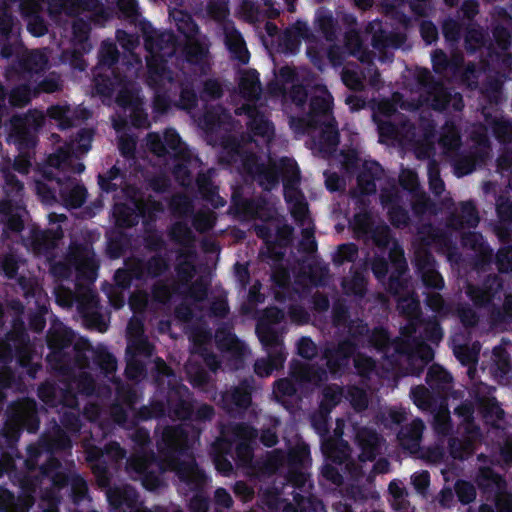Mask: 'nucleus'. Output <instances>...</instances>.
Listing matches in <instances>:
<instances>
[{"mask_svg":"<svg viewBox=\"0 0 512 512\" xmlns=\"http://www.w3.org/2000/svg\"><path fill=\"white\" fill-rule=\"evenodd\" d=\"M152 88L155 91L153 100L155 111L165 113L173 104L177 105L172 86H156Z\"/></svg>","mask_w":512,"mask_h":512,"instance_id":"64","label":"nucleus"},{"mask_svg":"<svg viewBox=\"0 0 512 512\" xmlns=\"http://www.w3.org/2000/svg\"><path fill=\"white\" fill-rule=\"evenodd\" d=\"M92 23L93 21L90 18L84 19L83 17H76L72 21V43L75 47L81 49L83 53H88L92 48L90 43Z\"/></svg>","mask_w":512,"mask_h":512,"instance_id":"45","label":"nucleus"},{"mask_svg":"<svg viewBox=\"0 0 512 512\" xmlns=\"http://www.w3.org/2000/svg\"><path fill=\"white\" fill-rule=\"evenodd\" d=\"M479 222V212L472 200L462 202L459 213H452L447 218V226L456 231L465 227L476 228Z\"/></svg>","mask_w":512,"mask_h":512,"instance_id":"33","label":"nucleus"},{"mask_svg":"<svg viewBox=\"0 0 512 512\" xmlns=\"http://www.w3.org/2000/svg\"><path fill=\"white\" fill-rule=\"evenodd\" d=\"M168 416L177 420H191L194 414L192 393L184 384L169 385L165 394Z\"/></svg>","mask_w":512,"mask_h":512,"instance_id":"15","label":"nucleus"},{"mask_svg":"<svg viewBox=\"0 0 512 512\" xmlns=\"http://www.w3.org/2000/svg\"><path fill=\"white\" fill-rule=\"evenodd\" d=\"M407 324L401 328L402 337L393 339L392 362H403L402 376L419 377L426 366L434 359V350L416 335L423 326L424 318H406Z\"/></svg>","mask_w":512,"mask_h":512,"instance_id":"4","label":"nucleus"},{"mask_svg":"<svg viewBox=\"0 0 512 512\" xmlns=\"http://www.w3.org/2000/svg\"><path fill=\"white\" fill-rule=\"evenodd\" d=\"M413 265L416 274L427 290L441 291L444 286V278L437 270V262L433 254L427 249H418L414 253Z\"/></svg>","mask_w":512,"mask_h":512,"instance_id":"14","label":"nucleus"},{"mask_svg":"<svg viewBox=\"0 0 512 512\" xmlns=\"http://www.w3.org/2000/svg\"><path fill=\"white\" fill-rule=\"evenodd\" d=\"M252 376L243 378L235 386L221 394V407L231 417H243L252 404L255 391Z\"/></svg>","mask_w":512,"mask_h":512,"instance_id":"11","label":"nucleus"},{"mask_svg":"<svg viewBox=\"0 0 512 512\" xmlns=\"http://www.w3.org/2000/svg\"><path fill=\"white\" fill-rule=\"evenodd\" d=\"M29 346L30 337L24 321L20 318L14 319L12 329L0 338V364L7 366L13 360L17 364H27Z\"/></svg>","mask_w":512,"mask_h":512,"instance_id":"9","label":"nucleus"},{"mask_svg":"<svg viewBox=\"0 0 512 512\" xmlns=\"http://www.w3.org/2000/svg\"><path fill=\"white\" fill-rule=\"evenodd\" d=\"M69 13L89 12L94 25L103 26L109 14L100 0H69Z\"/></svg>","mask_w":512,"mask_h":512,"instance_id":"35","label":"nucleus"},{"mask_svg":"<svg viewBox=\"0 0 512 512\" xmlns=\"http://www.w3.org/2000/svg\"><path fill=\"white\" fill-rule=\"evenodd\" d=\"M285 466L284 450H266V454L256 459L250 476L265 481L278 474Z\"/></svg>","mask_w":512,"mask_h":512,"instance_id":"25","label":"nucleus"},{"mask_svg":"<svg viewBox=\"0 0 512 512\" xmlns=\"http://www.w3.org/2000/svg\"><path fill=\"white\" fill-rule=\"evenodd\" d=\"M258 429L247 422H228L220 425L219 437L209 448H254Z\"/></svg>","mask_w":512,"mask_h":512,"instance_id":"10","label":"nucleus"},{"mask_svg":"<svg viewBox=\"0 0 512 512\" xmlns=\"http://www.w3.org/2000/svg\"><path fill=\"white\" fill-rule=\"evenodd\" d=\"M45 63L46 59L42 54L32 52L27 56L18 58L17 61L11 65L10 70L21 78H28L42 70Z\"/></svg>","mask_w":512,"mask_h":512,"instance_id":"43","label":"nucleus"},{"mask_svg":"<svg viewBox=\"0 0 512 512\" xmlns=\"http://www.w3.org/2000/svg\"><path fill=\"white\" fill-rule=\"evenodd\" d=\"M308 478L309 475L303 470H286L282 485L273 486L277 496L293 495V502H287L283 507L285 512H317L319 507L325 509L323 502L310 492L312 484L308 483Z\"/></svg>","mask_w":512,"mask_h":512,"instance_id":"7","label":"nucleus"},{"mask_svg":"<svg viewBox=\"0 0 512 512\" xmlns=\"http://www.w3.org/2000/svg\"><path fill=\"white\" fill-rule=\"evenodd\" d=\"M3 434L7 439L6 448H17V442L24 430L36 433L40 427L38 404L35 399L24 397L11 402L6 409ZM0 448H4L0 445Z\"/></svg>","mask_w":512,"mask_h":512,"instance_id":"6","label":"nucleus"},{"mask_svg":"<svg viewBox=\"0 0 512 512\" xmlns=\"http://www.w3.org/2000/svg\"><path fill=\"white\" fill-rule=\"evenodd\" d=\"M313 26L327 42H334L337 39L338 21L329 9L320 7L316 10Z\"/></svg>","mask_w":512,"mask_h":512,"instance_id":"38","label":"nucleus"},{"mask_svg":"<svg viewBox=\"0 0 512 512\" xmlns=\"http://www.w3.org/2000/svg\"><path fill=\"white\" fill-rule=\"evenodd\" d=\"M163 140L165 143L166 156H171L176 160H189L190 152L185 147L180 135L174 129L165 131Z\"/></svg>","mask_w":512,"mask_h":512,"instance_id":"51","label":"nucleus"},{"mask_svg":"<svg viewBox=\"0 0 512 512\" xmlns=\"http://www.w3.org/2000/svg\"><path fill=\"white\" fill-rule=\"evenodd\" d=\"M260 74L255 69L246 70L239 81L241 93L248 98H257L261 89Z\"/></svg>","mask_w":512,"mask_h":512,"instance_id":"59","label":"nucleus"},{"mask_svg":"<svg viewBox=\"0 0 512 512\" xmlns=\"http://www.w3.org/2000/svg\"><path fill=\"white\" fill-rule=\"evenodd\" d=\"M147 84L150 87L173 86L178 74L171 70L163 61H149L147 63Z\"/></svg>","mask_w":512,"mask_h":512,"instance_id":"39","label":"nucleus"},{"mask_svg":"<svg viewBox=\"0 0 512 512\" xmlns=\"http://www.w3.org/2000/svg\"><path fill=\"white\" fill-rule=\"evenodd\" d=\"M425 424L422 419L415 418L410 423L401 425L397 432V448H426L421 446ZM427 448H431L428 446ZM433 448H442L435 445Z\"/></svg>","mask_w":512,"mask_h":512,"instance_id":"28","label":"nucleus"},{"mask_svg":"<svg viewBox=\"0 0 512 512\" xmlns=\"http://www.w3.org/2000/svg\"><path fill=\"white\" fill-rule=\"evenodd\" d=\"M365 347H372L378 352L383 353L393 366H399V368L403 366V362H392L389 351L393 348V339L390 338L386 328L382 326L374 327L372 330L369 328V334L365 339Z\"/></svg>","mask_w":512,"mask_h":512,"instance_id":"36","label":"nucleus"},{"mask_svg":"<svg viewBox=\"0 0 512 512\" xmlns=\"http://www.w3.org/2000/svg\"><path fill=\"white\" fill-rule=\"evenodd\" d=\"M225 45L233 59L244 65L249 62L250 53L243 36L238 30L235 29L225 35Z\"/></svg>","mask_w":512,"mask_h":512,"instance_id":"50","label":"nucleus"},{"mask_svg":"<svg viewBox=\"0 0 512 512\" xmlns=\"http://www.w3.org/2000/svg\"><path fill=\"white\" fill-rule=\"evenodd\" d=\"M38 398L50 408L78 409V398L73 394L70 384L66 380L60 384L46 380L37 389Z\"/></svg>","mask_w":512,"mask_h":512,"instance_id":"13","label":"nucleus"},{"mask_svg":"<svg viewBox=\"0 0 512 512\" xmlns=\"http://www.w3.org/2000/svg\"><path fill=\"white\" fill-rule=\"evenodd\" d=\"M168 206L171 214L179 218L191 216L194 212L192 200L184 193L172 195L169 199Z\"/></svg>","mask_w":512,"mask_h":512,"instance_id":"62","label":"nucleus"},{"mask_svg":"<svg viewBox=\"0 0 512 512\" xmlns=\"http://www.w3.org/2000/svg\"><path fill=\"white\" fill-rule=\"evenodd\" d=\"M350 226L357 240L368 242V235L374 228V222L371 214L364 210L354 214Z\"/></svg>","mask_w":512,"mask_h":512,"instance_id":"53","label":"nucleus"},{"mask_svg":"<svg viewBox=\"0 0 512 512\" xmlns=\"http://www.w3.org/2000/svg\"><path fill=\"white\" fill-rule=\"evenodd\" d=\"M78 152L75 151L74 143H67L59 147L53 154L47 158V165L49 170L55 169L56 176L64 171H71L76 174H81L85 170V165L81 162H76Z\"/></svg>","mask_w":512,"mask_h":512,"instance_id":"23","label":"nucleus"},{"mask_svg":"<svg viewBox=\"0 0 512 512\" xmlns=\"http://www.w3.org/2000/svg\"><path fill=\"white\" fill-rule=\"evenodd\" d=\"M44 124L43 113L36 110L13 115L10 119L7 141L14 144L20 153L33 152L38 144L39 131Z\"/></svg>","mask_w":512,"mask_h":512,"instance_id":"8","label":"nucleus"},{"mask_svg":"<svg viewBox=\"0 0 512 512\" xmlns=\"http://www.w3.org/2000/svg\"><path fill=\"white\" fill-rule=\"evenodd\" d=\"M235 213L245 218L256 219L264 207V201L256 198H246L239 192H233L231 198Z\"/></svg>","mask_w":512,"mask_h":512,"instance_id":"44","label":"nucleus"},{"mask_svg":"<svg viewBox=\"0 0 512 512\" xmlns=\"http://www.w3.org/2000/svg\"><path fill=\"white\" fill-rule=\"evenodd\" d=\"M503 85L504 82L498 76H490L482 83L481 94L487 103L499 105L502 102Z\"/></svg>","mask_w":512,"mask_h":512,"instance_id":"56","label":"nucleus"},{"mask_svg":"<svg viewBox=\"0 0 512 512\" xmlns=\"http://www.w3.org/2000/svg\"><path fill=\"white\" fill-rule=\"evenodd\" d=\"M74 332L58 319L51 323L47 331L46 343L49 353L46 362L50 369L62 376H71L76 368L85 369L90 366L89 352L93 353L90 342L80 339L74 342Z\"/></svg>","mask_w":512,"mask_h":512,"instance_id":"1","label":"nucleus"},{"mask_svg":"<svg viewBox=\"0 0 512 512\" xmlns=\"http://www.w3.org/2000/svg\"><path fill=\"white\" fill-rule=\"evenodd\" d=\"M27 242L36 254L47 253L54 246L50 232L38 228L31 229Z\"/></svg>","mask_w":512,"mask_h":512,"instance_id":"58","label":"nucleus"},{"mask_svg":"<svg viewBox=\"0 0 512 512\" xmlns=\"http://www.w3.org/2000/svg\"><path fill=\"white\" fill-rule=\"evenodd\" d=\"M214 170L200 171L196 176L197 191L202 200L210 203L214 208L223 207L226 201L219 195L218 187L213 182Z\"/></svg>","mask_w":512,"mask_h":512,"instance_id":"31","label":"nucleus"},{"mask_svg":"<svg viewBox=\"0 0 512 512\" xmlns=\"http://www.w3.org/2000/svg\"><path fill=\"white\" fill-rule=\"evenodd\" d=\"M478 411L485 424L498 427L504 419L505 412L495 398H481L478 400Z\"/></svg>","mask_w":512,"mask_h":512,"instance_id":"48","label":"nucleus"},{"mask_svg":"<svg viewBox=\"0 0 512 512\" xmlns=\"http://www.w3.org/2000/svg\"><path fill=\"white\" fill-rule=\"evenodd\" d=\"M132 271L137 281L157 280L170 270V259L162 253L153 254L148 258H132Z\"/></svg>","mask_w":512,"mask_h":512,"instance_id":"17","label":"nucleus"},{"mask_svg":"<svg viewBox=\"0 0 512 512\" xmlns=\"http://www.w3.org/2000/svg\"><path fill=\"white\" fill-rule=\"evenodd\" d=\"M290 375L299 383H319L325 376L323 368L307 363L293 361L290 365Z\"/></svg>","mask_w":512,"mask_h":512,"instance_id":"42","label":"nucleus"},{"mask_svg":"<svg viewBox=\"0 0 512 512\" xmlns=\"http://www.w3.org/2000/svg\"><path fill=\"white\" fill-rule=\"evenodd\" d=\"M474 413L475 405L470 400L461 402V404L454 409V414L461 419L464 433L469 439H474L481 434L480 428L475 423Z\"/></svg>","mask_w":512,"mask_h":512,"instance_id":"46","label":"nucleus"},{"mask_svg":"<svg viewBox=\"0 0 512 512\" xmlns=\"http://www.w3.org/2000/svg\"><path fill=\"white\" fill-rule=\"evenodd\" d=\"M280 170V179H282L283 187L285 184L288 186H297L300 182V170L295 160L282 157L277 165Z\"/></svg>","mask_w":512,"mask_h":512,"instance_id":"60","label":"nucleus"},{"mask_svg":"<svg viewBox=\"0 0 512 512\" xmlns=\"http://www.w3.org/2000/svg\"><path fill=\"white\" fill-rule=\"evenodd\" d=\"M67 384H70L73 394L78 398V395L87 397H101L111 394V388L107 384H99L94 377L86 371L75 372L71 376H66Z\"/></svg>","mask_w":512,"mask_h":512,"instance_id":"24","label":"nucleus"},{"mask_svg":"<svg viewBox=\"0 0 512 512\" xmlns=\"http://www.w3.org/2000/svg\"><path fill=\"white\" fill-rule=\"evenodd\" d=\"M243 168L264 191L276 188L280 181V170L277 164H265L251 154L243 160Z\"/></svg>","mask_w":512,"mask_h":512,"instance_id":"16","label":"nucleus"},{"mask_svg":"<svg viewBox=\"0 0 512 512\" xmlns=\"http://www.w3.org/2000/svg\"><path fill=\"white\" fill-rule=\"evenodd\" d=\"M136 203L139 220H142L143 227H156L158 215L165 211L163 202L156 200L151 195L145 198L142 195L136 194Z\"/></svg>","mask_w":512,"mask_h":512,"instance_id":"34","label":"nucleus"},{"mask_svg":"<svg viewBox=\"0 0 512 512\" xmlns=\"http://www.w3.org/2000/svg\"><path fill=\"white\" fill-rule=\"evenodd\" d=\"M461 246L474 252V266L486 270L492 263L494 251L480 232L468 231L461 234Z\"/></svg>","mask_w":512,"mask_h":512,"instance_id":"19","label":"nucleus"},{"mask_svg":"<svg viewBox=\"0 0 512 512\" xmlns=\"http://www.w3.org/2000/svg\"><path fill=\"white\" fill-rule=\"evenodd\" d=\"M215 344L221 352H230L237 355H242L244 344L237 338L231 331V328L223 323L215 330L214 334Z\"/></svg>","mask_w":512,"mask_h":512,"instance_id":"41","label":"nucleus"},{"mask_svg":"<svg viewBox=\"0 0 512 512\" xmlns=\"http://www.w3.org/2000/svg\"><path fill=\"white\" fill-rule=\"evenodd\" d=\"M119 56L120 53L115 43L103 41L98 52V63L94 69L116 68Z\"/></svg>","mask_w":512,"mask_h":512,"instance_id":"61","label":"nucleus"},{"mask_svg":"<svg viewBox=\"0 0 512 512\" xmlns=\"http://www.w3.org/2000/svg\"><path fill=\"white\" fill-rule=\"evenodd\" d=\"M382 166L374 160H366L357 175V186L363 195H372L376 192V181L383 175Z\"/></svg>","mask_w":512,"mask_h":512,"instance_id":"32","label":"nucleus"},{"mask_svg":"<svg viewBox=\"0 0 512 512\" xmlns=\"http://www.w3.org/2000/svg\"><path fill=\"white\" fill-rule=\"evenodd\" d=\"M429 388L437 393L446 394L452 388L453 377L452 375L438 364H432L427 371L425 379Z\"/></svg>","mask_w":512,"mask_h":512,"instance_id":"40","label":"nucleus"},{"mask_svg":"<svg viewBox=\"0 0 512 512\" xmlns=\"http://www.w3.org/2000/svg\"><path fill=\"white\" fill-rule=\"evenodd\" d=\"M285 322V312L283 309L277 306H270L264 309L262 316L256 323L255 332L261 343V345L269 344H284L283 334L285 326L282 325L279 329V325Z\"/></svg>","mask_w":512,"mask_h":512,"instance_id":"12","label":"nucleus"},{"mask_svg":"<svg viewBox=\"0 0 512 512\" xmlns=\"http://www.w3.org/2000/svg\"><path fill=\"white\" fill-rule=\"evenodd\" d=\"M127 76L117 68L94 69L93 88L103 99H111L118 87L127 84Z\"/></svg>","mask_w":512,"mask_h":512,"instance_id":"21","label":"nucleus"},{"mask_svg":"<svg viewBox=\"0 0 512 512\" xmlns=\"http://www.w3.org/2000/svg\"><path fill=\"white\" fill-rule=\"evenodd\" d=\"M128 201V203L116 202L112 208L115 226L121 229L133 228L139 223L136 192L133 195H128Z\"/></svg>","mask_w":512,"mask_h":512,"instance_id":"29","label":"nucleus"},{"mask_svg":"<svg viewBox=\"0 0 512 512\" xmlns=\"http://www.w3.org/2000/svg\"><path fill=\"white\" fill-rule=\"evenodd\" d=\"M480 343L474 342L469 344L454 345L453 354L456 359L463 365L468 367V374L475 372L480 354Z\"/></svg>","mask_w":512,"mask_h":512,"instance_id":"49","label":"nucleus"},{"mask_svg":"<svg viewBox=\"0 0 512 512\" xmlns=\"http://www.w3.org/2000/svg\"><path fill=\"white\" fill-rule=\"evenodd\" d=\"M196 79L192 77L176 78L172 86L173 94L176 97L177 106L183 110H192L197 107L200 98L199 87L196 86Z\"/></svg>","mask_w":512,"mask_h":512,"instance_id":"27","label":"nucleus"},{"mask_svg":"<svg viewBox=\"0 0 512 512\" xmlns=\"http://www.w3.org/2000/svg\"><path fill=\"white\" fill-rule=\"evenodd\" d=\"M425 94L426 101L433 110L444 112L450 107L452 93L442 82Z\"/></svg>","mask_w":512,"mask_h":512,"instance_id":"52","label":"nucleus"},{"mask_svg":"<svg viewBox=\"0 0 512 512\" xmlns=\"http://www.w3.org/2000/svg\"><path fill=\"white\" fill-rule=\"evenodd\" d=\"M43 178L48 182L56 183L60 196L68 205L78 208L85 203L87 196L86 188L81 185L70 187L72 184L70 176H56L53 170L45 169L43 171Z\"/></svg>","mask_w":512,"mask_h":512,"instance_id":"22","label":"nucleus"},{"mask_svg":"<svg viewBox=\"0 0 512 512\" xmlns=\"http://www.w3.org/2000/svg\"><path fill=\"white\" fill-rule=\"evenodd\" d=\"M173 468L177 469L179 493L184 497L191 494L187 505L189 512H209L210 498L206 491L209 479L205 471L199 467L197 460H175Z\"/></svg>","mask_w":512,"mask_h":512,"instance_id":"5","label":"nucleus"},{"mask_svg":"<svg viewBox=\"0 0 512 512\" xmlns=\"http://www.w3.org/2000/svg\"><path fill=\"white\" fill-rule=\"evenodd\" d=\"M126 462L129 473H135L142 482L144 488L156 490L162 485V475L165 472H174L173 462L181 463L195 461L193 450H132Z\"/></svg>","mask_w":512,"mask_h":512,"instance_id":"2","label":"nucleus"},{"mask_svg":"<svg viewBox=\"0 0 512 512\" xmlns=\"http://www.w3.org/2000/svg\"><path fill=\"white\" fill-rule=\"evenodd\" d=\"M96 484L106 489V497L113 512H130L141 504L139 494L131 484L110 486L111 473L107 458L110 456L124 459L129 450H82Z\"/></svg>","mask_w":512,"mask_h":512,"instance_id":"3","label":"nucleus"},{"mask_svg":"<svg viewBox=\"0 0 512 512\" xmlns=\"http://www.w3.org/2000/svg\"><path fill=\"white\" fill-rule=\"evenodd\" d=\"M189 432L182 425L166 426L162 430L156 448H192L188 445Z\"/></svg>","mask_w":512,"mask_h":512,"instance_id":"37","label":"nucleus"},{"mask_svg":"<svg viewBox=\"0 0 512 512\" xmlns=\"http://www.w3.org/2000/svg\"><path fill=\"white\" fill-rule=\"evenodd\" d=\"M92 362L105 377H109L116 372V357L105 347H98L97 349L93 350Z\"/></svg>","mask_w":512,"mask_h":512,"instance_id":"54","label":"nucleus"},{"mask_svg":"<svg viewBox=\"0 0 512 512\" xmlns=\"http://www.w3.org/2000/svg\"><path fill=\"white\" fill-rule=\"evenodd\" d=\"M476 450H402L409 455H420L433 463H441L445 457L450 456L454 460H466L474 455Z\"/></svg>","mask_w":512,"mask_h":512,"instance_id":"47","label":"nucleus"},{"mask_svg":"<svg viewBox=\"0 0 512 512\" xmlns=\"http://www.w3.org/2000/svg\"><path fill=\"white\" fill-rule=\"evenodd\" d=\"M29 457H38L42 454H48V459L40 465V472L43 476L53 477L54 485H68V478L65 474L60 473L61 462L57 458V454L63 450H26Z\"/></svg>","mask_w":512,"mask_h":512,"instance_id":"30","label":"nucleus"},{"mask_svg":"<svg viewBox=\"0 0 512 512\" xmlns=\"http://www.w3.org/2000/svg\"><path fill=\"white\" fill-rule=\"evenodd\" d=\"M357 351V345L350 340H339L337 344L326 347L323 351V358L326 360L329 372L332 375L344 373Z\"/></svg>","mask_w":512,"mask_h":512,"instance_id":"18","label":"nucleus"},{"mask_svg":"<svg viewBox=\"0 0 512 512\" xmlns=\"http://www.w3.org/2000/svg\"><path fill=\"white\" fill-rule=\"evenodd\" d=\"M343 329L347 332V336L343 340H350L354 345H357L358 350L365 348V339L369 334V326L363 319H352Z\"/></svg>","mask_w":512,"mask_h":512,"instance_id":"55","label":"nucleus"},{"mask_svg":"<svg viewBox=\"0 0 512 512\" xmlns=\"http://www.w3.org/2000/svg\"><path fill=\"white\" fill-rule=\"evenodd\" d=\"M267 353V358L257 359L254 364V372L260 377H267L273 371L282 369L287 358L284 344L262 345Z\"/></svg>","mask_w":512,"mask_h":512,"instance_id":"26","label":"nucleus"},{"mask_svg":"<svg viewBox=\"0 0 512 512\" xmlns=\"http://www.w3.org/2000/svg\"><path fill=\"white\" fill-rule=\"evenodd\" d=\"M70 260L75 267L78 279L88 282L96 280L99 262L92 247L84 244L76 246Z\"/></svg>","mask_w":512,"mask_h":512,"instance_id":"20","label":"nucleus"},{"mask_svg":"<svg viewBox=\"0 0 512 512\" xmlns=\"http://www.w3.org/2000/svg\"><path fill=\"white\" fill-rule=\"evenodd\" d=\"M151 298L153 302L160 305H168L171 303L174 292V283L169 279H157L151 286Z\"/></svg>","mask_w":512,"mask_h":512,"instance_id":"57","label":"nucleus"},{"mask_svg":"<svg viewBox=\"0 0 512 512\" xmlns=\"http://www.w3.org/2000/svg\"><path fill=\"white\" fill-rule=\"evenodd\" d=\"M168 416L166 400L153 399L149 405H143L137 412L138 419L147 421L151 419H160Z\"/></svg>","mask_w":512,"mask_h":512,"instance_id":"63","label":"nucleus"}]
</instances>
